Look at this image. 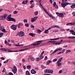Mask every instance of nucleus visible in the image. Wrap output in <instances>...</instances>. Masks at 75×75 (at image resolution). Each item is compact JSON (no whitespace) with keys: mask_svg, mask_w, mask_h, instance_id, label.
Listing matches in <instances>:
<instances>
[{"mask_svg":"<svg viewBox=\"0 0 75 75\" xmlns=\"http://www.w3.org/2000/svg\"><path fill=\"white\" fill-rule=\"evenodd\" d=\"M7 21H12L13 22H16V19H15L11 18V17H7Z\"/></svg>","mask_w":75,"mask_h":75,"instance_id":"f257e3e1","label":"nucleus"},{"mask_svg":"<svg viewBox=\"0 0 75 75\" xmlns=\"http://www.w3.org/2000/svg\"><path fill=\"white\" fill-rule=\"evenodd\" d=\"M64 3H61V5L62 7H63L64 8H65V7L67 6V5H68V3L67 2L64 1Z\"/></svg>","mask_w":75,"mask_h":75,"instance_id":"f03ea898","label":"nucleus"},{"mask_svg":"<svg viewBox=\"0 0 75 75\" xmlns=\"http://www.w3.org/2000/svg\"><path fill=\"white\" fill-rule=\"evenodd\" d=\"M17 35H19V37H23V36H24V33L23 31H21L20 32H18Z\"/></svg>","mask_w":75,"mask_h":75,"instance_id":"7ed1b4c3","label":"nucleus"},{"mask_svg":"<svg viewBox=\"0 0 75 75\" xmlns=\"http://www.w3.org/2000/svg\"><path fill=\"white\" fill-rule=\"evenodd\" d=\"M11 28L13 30H16L17 29V25H12L11 27Z\"/></svg>","mask_w":75,"mask_h":75,"instance_id":"20e7f679","label":"nucleus"},{"mask_svg":"<svg viewBox=\"0 0 75 75\" xmlns=\"http://www.w3.org/2000/svg\"><path fill=\"white\" fill-rule=\"evenodd\" d=\"M62 50V48L60 47L59 48H58L56 50H54L53 52H52L50 54L51 55L52 54H55V53H56L57 51H61Z\"/></svg>","mask_w":75,"mask_h":75,"instance_id":"39448f33","label":"nucleus"},{"mask_svg":"<svg viewBox=\"0 0 75 75\" xmlns=\"http://www.w3.org/2000/svg\"><path fill=\"white\" fill-rule=\"evenodd\" d=\"M17 71V69L16 66H13V69H12V72H13L14 74H16V72Z\"/></svg>","mask_w":75,"mask_h":75,"instance_id":"423d86ee","label":"nucleus"},{"mask_svg":"<svg viewBox=\"0 0 75 75\" xmlns=\"http://www.w3.org/2000/svg\"><path fill=\"white\" fill-rule=\"evenodd\" d=\"M56 14L57 15H58V16L59 17L62 18L64 16V14H63V13H59L58 12H56Z\"/></svg>","mask_w":75,"mask_h":75,"instance_id":"0eeeda50","label":"nucleus"},{"mask_svg":"<svg viewBox=\"0 0 75 75\" xmlns=\"http://www.w3.org/2000/svg\"><path fill=\"white\" fill-rule=\"evenodd\" d=\"M8 16V15L7 14H5L4 15L1 16L2 17V20H5L6 19V18L7 17V16Z\"/></svg>","mask_w":75,"mask_h":75,"instance_id":"6e6552de","label":"nucleus"},{"mask_svg":"<svg viewBox=\"0 0 75 75\" xmlns=\"http://www.w3.org/2000/svg\"><path fill=\"white\" fill-rule=\"evenodd\" d=\"M48 15L52 19V20H55V17L54 16L52 15H50L49 14H48Z\"/></svg>","mask_w":75,"mask_h":75,"instance_id":"1a4fd4ad","label":"nucleus"},{"mask_svg":"<svg viewBox=\"0 0 75 75\" xmlns=\"http://www.w3.org/2000/svg\"><path fill=\"white\" fill-rule=\"evenodd\" d=\"M66 25H75V22L68 23L66 24Z\"/></svg>","mask_w":75,"mask_h":75,"instance_id":"9d476101","label":"nucleus"},{"mask_svg":"<svg viewBox=\"0 0 75 75\" xmlns=\"http://www.w3.org/2000/svg\"><path fill=\"white\" fill-rule=\"evenodd\" d=\"M31 73L32 74H35L36 73V71L34 69H32L31 70Z\"/></svg>","mask_w":75,"mask_h":75,"instance_id":"9b49d317","label":"nucleus"},{"mask_svg":"<svg viewBox=\"0 0 75 75\" xmlns=\"http://www.w3.org/2000/svg\"><path fill=\"white\" fill-rule=\"evenodd\" d=\"M69 32H70L71 33V34H72L73 35H75V32L74 31V30H70L69 31Z\"/></svg>","mask_w":75,"mask_h":75,"instance_id":"f8f14e48","label":"nucleus"},{"mask_svg":"<svg viewBox=\"0 0 75 75\" xmlns=\"http://www.w3.org/2000/svg\"><path fill=\"white\" fill-rule=\"evenodd\" d=\"M41 42L40 43H33L31 45H33V46H35V45H40V44H41Z\"/></svg>","mask_w":75,"mask_h":75,"instance_id":"ddd939ff","label":"nucleus"},{"mask_svg":"<svg viewBox=\"0 0 75 75\" xmlns=\"http://www.w3.org/2000/svg\"><path fill=\"white\" fill-rule=\"evenodd\" d=\"M62 59H63V57H62L59 58V59L58 60L57 62V63L59 62H61V61L62 60Z\"/></svg>","mask_w":75,"mask_h":75,"instance_id":"4468645a","label":"nucleus"},{"mask_svg":"<svg viewBox=\"0 0 75 75\" xmlns=\"http://www.w3.org/2000/svg\"><path fill=\"white\" fill-rule=\"evenodd\" d=\"M1 31H2L3 33H7L8 32L6 30V29H5L4 28L1 30Z\"/></svg>","mask_w":75,"mask_h":75,"instance_id":"2eb2a0df","label":"nucleus"},{"mask_svg":"<svg viewBox=\"0 0 75 75\" xmlns=\"http://www.w3.org/2000/svg\"><path fill=\"white\" fill-rule=\"evenodd\" d=\"M53 70H52L48 69V73H49V74H53Z\"/></svg>","mask_w":75,"mask_h":75,"instance_id":"dca6fc26","label":"nucleus"},{"mask_svg":"<svg viewBox=\"0 0 75 75\" xmlns=\"http://www.w3.org/2000/svg\"><path fill=\"white\" fill-rule=\"evenodd\" d=\"M29 35L33 37H34V35H36L33 33H30L29 34Z\"/></svg>","mask_w":75,"mask_h":75,"instance_id":"f3484780","label":"nucleus"},{"mask_svg":"<svg viewBox=\"0 0 75 75\" xmlns=\"http://www.w3.org/2000/svg\"><path fill=\"white\" fill-rule=\"evenodd\" d=\"M23 23H19L17 25L18 28H20V25H23Z\"/></svg>","mask_w":75,"mask_h":75,"instance_id":"a211bd4d","label":"nucleus"},{"mask_svg":"<svg viewBox=\"0 0 75 75\" xmlns=\"http://www.w3.org/2000/svg\"><path fill=\"white\" fill-rule=\"evenodd\" d=\"M25 75H30V73L28 71H26L25 72Z\"/></svg>","mask_w":75,"mask_h":75,"instance_id":"6ab92c4d","label":"nucleus"},{"mask_svg":"<svg viewBox=\"0 0 75 75\" xmlns=\"http://www.w3.org/2000/svg\"><path fill=\"white\" fill-rule=\"evenodd\" d=\"M71 8L72 9H74V8H75V4H73L72 5H71Z\"/></svg>","mask_w":75,"mask_h":75,"instance_id":"aec40b11","label":"nucleus"},{"mask_svg":"<svg viewBox=\"0 0 75 75\" xmlns=\"http://www.w3.org/2000/svg\"><path fill=\"white\" fill-rule=\"evenodd\" d=\"M38 14V11H35L34 13V14L35 15V16H37Z\"/></svg>","mask_w":75,"mask_h":75,"instance_id":"412c9836","label":"nucleus"},{"mask_svg":"<svg viewBox=\"0 0 75 75\" xmlns=\"http://www.w3.org/2000/svg\"><path fill=\"white\" fill-rule=\"evenodd\" d=\"M52 27H53V28H59V26L57 25L52 26Z\"/></svg>","mask_w":75,"mask_h":75,"instance_id":"4be33fe9","label":"nucleus"},{"mask_svg":"<svg viewBox=\"0 0 75 75\" xmlns=\"http://www.w3.org/2000/svg\"><path fill=\"white\" fill-rule=\"evenodd\" d=\"M41 68H42V69H45V68H46V67L44 65H41Z\"/></svg>","mask_w":75,"mask_h":75,"instance_id":"5701e85b","label":"nucleus"},{"mask_svg":"<svg viewBox=\"0 0 75 75\" xmlns=\"http://www.w3.org/2000/svg\"><path fill=\"white\" fill-rule=\"evenodd\" d=\"M51 62V60H48L46 64L49 65V64H50V62Z\"/></svg>","mask_w":75,"mask_h":75,"instance_id":"b1692460","label":"nucleus"},{"mask_svg":"<svg viewBox=\"0 0 75 75\" xmlns=\"http://www.w3.org/2000/svg\"><path fill=\"white\" fill-rule=\"evenodd\" d=\"M44 72L45 73H48V69H46L44 70Z\"/></svg>","mask_w":75,"mask_h":75,"instance_id":"393cba45","label":"nucleus"},{"mask_svg":"<svg viewBox=\"0 0 75 75\" xmlns=\"http://www.w3.org/2000/svg\"><path fill=\"white\" fill-rule=\"evenodd\" d=\"M27 69H30L31 68V66L30 65H28V66H27V67H26Z\"/></svg>","mask_w":75,"mask_h":75,"instance_id":"a878e982","label":"nucleus"},{"mask_svg":"<svg viewBox=\"0 0 75 75\" xmlns=\"http://www.w3.org/2000/svg\"><path fill=\"white\" fill-rule=\"evenodd\" d=\"M59 38H57L54 39H52L50 40H59Z\"/></svg>","mask_w":75,"mask_h":75,"instance_id":"bb28decb","label":"nucleus"},{"mask_svg":"<svg viewBox=\"0 0 75 75\" xmlns=\"http://www.w3.org/2000/svg\"><path fill=\"white\" fill-rule=\"evenodd\" d=\"M37 31H38L39 34H41V32H42V31L41 30H40V29H38Z\"/></svg>","mask_w":75,"mask_h":75,"instance_id":"cd10ccee","label":"nucleus"},{"mask_svg":"<svg viewBox=\"0 0 75 75\" xmlns=\"http://www.w3.org/2000/svg\"><path fill=\"white\" fill-rule=\"evenodd\" d=\"M45 32L46 34H48V33H49V31H48V30L47 29L45 30Z\"/></svg>","mask_w":75,"mask_h":75,"instance_id":"c85d7f7f","label":"nucleus"},{"mask_svg":"<svg viewBox=\"0 0 75 75\" xmlns=\"http://www.w3.org/2000/svg\"><path fill=\"white\" fill-rule=\"evenodd\" d=\"M4 28V27L3 26H2L0 27V30H1H1H2L3 28Z\"/></svg>","mask_w":75,"mask_h":75,"instance_id":"c756f323","label":"nucleus"},{"mask_svg":"<svg viewBox=\"0 0 75 75\" xmlns=\"http://www.w3.org/2000/svg\"><path fill=\"white\" fill-rule=\"evenodd\" d=\"M61 65H62V64L61 63L58 62L57 63V66H58L59 67H60V66H61Z\"/></svg>","mask_w":75,"mask_h":75,"instance_id":"7c9ffc66","label":"nucleus"},{"mask_svg":"<svg viewBox=\"0 0 75 75\" xmlns=\"http://www.w3.org/2000/svg\"><path fill=\"white\" fill-rule=\"evenodd\" d=\"M39 58H40V59H43V58H44V56H42V55H41L40 56Z\"/></svg>","mask_w":75,"mask_h":75,"instance_id":"2f4dec72","label":"nucleus"},{"mask_svg":"<svg viewBox=\"0 0 75 75\" xmlns=\"http://www.w3.org/2000/svg\"><path fill=\"white\" fill-rule=\"evenodd\" d=\"M31 22H34V21H35L34 19V18H31Z\"/></svg>","mask_w":75,"mask_h":75,"instance_id":"473e14b6","label":"nucleus"},{"mask_svg":"<svg viewBox=\"0 0 75 75\" xmlns=\"http://www.w3.org/2000/svg\"><path fill=\"white\" fill-rule=\"evenodd\" d=\"M40 59L38 57H37L36 58V60L37 61H39Z\"/></svg>","mask_w":75,"mask_h":75,"instance_id":"72a5a7b5","label":"nucleus"},{"mask_svg":"<svg viewBox=\"0 0 75 75\" xmlns=\"http://www.w3.org/2000/svg\"><path fill=\"white\" fill-rule=\"evenodd\" d=\"M34 7V4H33L31 5V6L30 7V8H33Z\"/></svg>","mask_w":75,"mask_h":75,"instance_id":"f704fd0d","label":"nucleus"},{"mask_svg":"<svg viewBox=\"0 0 75 75\" xmlns=\"http://www.w3.org/2000/svg\"><path fill=\"white\" fill-rule=\"evenodd\" d=\"M9 60V59H7L6 61H4V64H5L6 63H7V62H8Z\"/></svg>","mask_w":75,"mask_h":75,"instance_id":"c9c22d12","label":"nucleus"},{"mask_svg":"<svg viewBox=\"0 0 75 75\" xmlns=\"http://www.w3.org/2000/svg\"><path fill=\"white\" fill-rule=\"evenodd\" d=\"M31 61H34L35 59H34V57H31Z\"/></svg>","mask_w":75,"mask_h":75,"instance_id":"e433bc0d","label":"nucleus"},{"mask_svg":"<svg viewBox=\"0 0 75 75\" xmlns=\"http://www.w3.org/2000/svg\"><path fill=\"white\" fill-rule=\"evenodd\" d=\"M53 6L54 7H55V6H56V2H54L53 5Z\"/></svg>","mask_w":75,"mask_h":75,"instance_id":"4c0bfd02","label":"nucleus"},{"mask_svg":"<svg viewBox=\"0 0 75 75\" xmlns=\"http://www.w3.org/2000/svg\"><path fill=\"white\" fill-rule=\"evenodd\" d=\"M4 34V33H0V37H1L3 36V35Z\"/></svg>","mask_w":75,"mask_h":75,"instance_id":"58836bf2","label":"nucleus"},{"mask_svg":"<svg viewBox=\"0 0 75 75\" xmlns=\"http://www.w3.org/2000/svg\"><path fill=\"white\" fill-rule=\"evenodd\" d=\"M33 18H34L35 20V21H36V20H37V18H38V16H36L35 17H34Z\"/></svg>","mask_w":75,"mask_h":75,"instance_id":"ea45409f","label":"nucleus"},{"mask_svg":"<svg viewBox=\"0 0 75 75\" xmlns=\"http://www.w3.org/2000/svg\"><path fill=\"white\" fill-rule=\"evenodd\" d=\"M64 51H65V49H64L61 52L62 54H63L64 52Z\"/></svg>","mask_w":75,"mask_h":75,"instance_id":"a19ab883","label":"nucleus"},{"mask_svg":"<svg viewBox=\"0 0 75 75\" xmlns=\"http://www.w3.org/2000/svg\"><path fill=\"white\" fill-rule=\"evenodd\" d=\"M68 38H71V39H73L75 38V37H68Z\"/></svg>","mask_w":75,"mask_h":75,"instance_id":"79ce46f5","label":"nucleus"},{"mask_svg":"<svg viewBox=\"0 0 75 75\" xmlns=\"http://www.w3.org/2000/svg\"><path fill=\"white\" fill-rule=\"evenodd\" d=\"M72 14L73 17H75V12H73L72 13Z\"/></svg>","mask_w":75,"mask_h":75,"instance_id":"37998d69","label":"nucleus"},{"mask_svg":"<svg viewBox=\"0 0 75 75\" xmlns=\"http://www.w3.org/2000/svg\"><path fill=\"white\" fill-rule=\"evenodd\" d=\"M20 43H18V44L15 45V46L16 47H20Z\"/></svg>","mask_w":75,"mask_h":75,"instance_id":"c03bdc74","label":"nucleus"},{"mask_svg":"<svg viewBox=\"0 0 75 75\" xmlns=\"http://www.w3.org/2000/svg\"><path fill=\"white\" fill-rule=\"evenodd\" d=\"M57 61V59H54L53 60V62H56Z\"/></svg>","mask_w":75,"mask_h":75,"instance_id":"a18cd8bd","label":"nucleus"},{"mask_svg":"<svg viewBox=\"0 0 75 75\" xmlns=\"http://www.w3.org/2000/svg\"><path fill=\"white\" fill-rule=\"evenodd\" d=\"M25 25L26 27H28L29 26V24L28 23H26L25 24Z\"/></svg>","mask_w":75,"mask_h":75,"instance_id":"49530a36","label":"nucleus"},{"mask_svg":"<svg viewBox=\"0 0 75 75\" xmlns=\"http://www.w3.org/2000/svg\"><path fill=\"white\" fill-rule=\"evenodd\" d=\"M17 13H18V12H16V11H14L13 12V13L14 14H17Z\"/></svg>","mask_w":75,"mask_h":75,"instance_id":"de8ad7c7","label":"nucleus"},{"mask_svg":"<svg viewBox=\"0 0 75 75\" xmlns=\"http://www.w3.org/2000/svg\"><path fill=\"white\" fill-rule=\"evenodd\" d=\"M4 50H5V51H9V49H4Z\"/></svg>","mask_w":75,"mask_h":75,"instance_id":"09e8293b","label":"nucleus"},{"mask_svg":"<svg viewBox=\"0 0 75 75\" xmlns=\"http://www.w3.org/2000/svg\"><path fill=\"white\" fill-rule=\"evenodd\" d=\"M22 4H26L27 3L25 2V1H23L22 2Z\"/></svg>","mask_w":75,"mask_h":75,"instance_id":"8fccbe9b","label":"nucleus"},{"mask_svg":"<svg viewBox=\"0 0 75 75\" xmlns=\"http://www.w3.org/2000/svg\"><path fill=\"white\" fill-rule=\"evenodd\" d=\"M24 23H27V20L26 19H24Z\"/></svg>","mask_w":75,"mask_h":75,"instance_id":"3c124183","label":"nucleus"},{"mask_svg":"<svg viewBox=\"0 0 75 75\" xmlns=\"http://www.w3.org/2000/svg\"><path fill=\"white\" fill-rule=\"evenodd\" d=\"M52 28H53V26H51V27H50V28H49L47 30H51V29Z\"/></svg>","mask_w":75,"mask_h":75,"instance_id":"603ef678","label":"nucleus"},{"mask_svg":"<svg viewBox=\"0 0 75 75\" xmlns=\"http://www.w3.org/2000/svg\"><path fill=\"white\" fill-rule=\"evenodd\" d=\"M13 52V51H11V50H9L8 52Z\"/></svg>","mask_w":75,"mask_h":75,"instance_id":"864d4df0","label":"nucleus"},{"mask_svg":"<svg viewBox=\"0 0 75 75\" xmlns=\"http://www.w3.org/2000/svg\"><path fill=\"white\" fill-rule=\"evenodd\" d=\"M31 28H34V26L31 25Z\"/></svg>","mask_w":75,"mask_h":75,"instance_id":"5fc2aeb1","label":"nucleus"},{"mask_svg":"<svg viewBox=\"0 0 75 75\" xmlns=\"http://www.w3.org/2000/svg\"><path fill=\"white\" fill-rule=\"evenodd\" d=\"M44 51H43L42 52V53H41V55H42L43 54H44Z\"/></svg>","mask_w":75,"mask_h":75,"instance_id":"6e6d98bb","label":"nucleus"},{"mask_svg":"<svg viewBox=\"0 0 75 75\" xmlns=\"http://www.w3.org/2000/svg\"><path fill=\"white\" fill-rule=\"evenodd\" d=\"M8 43V42H7V41L6 40L5 41V44H6V45Z\"/></svg>","mask_w":75,"mask_h":75,"instance_id":"4d7b16f0","label":"nucleus"},{"mask_svg":"<svg viewBox=\"0 0 75 75\" xmlns=\"http://www.w3.org/2000/svg\"><path fill=\"white\" fill-rule=\"evenodd\" d=\"M55 32V33H57V32H58V30H55L54 31H53V32Z\"/></svg>","mask_w":75,"mask_h":75,"instance_id":"13d9d810","label":"nucleus"},{"mask_svg":"<svg viewBox=\"0 0 75 75\" xmlns=\"http://www.w3.org/2000/svg\"><path fill=\"white\" fill-rule=\"evenodd\" d=\"M47 56H45V58L44 59L45 60H47Z\"/></svg>","mask_w":75,"mask_h":75,"instance_id":"bf43d9fd","label":"nucleus"},{"mask_svg":"<svg viewBox=\"0 0 75 75\" xmlns=\"http://www.w3.org/2000/svg\"><path fill=\"white\" fill-rule=\"evenodd\" d=\"M22 62H25V59H23Z\"/></svg>","mask_w":75,"mask_h":75,"instance_id":"052dcab7","label":"nucleus"},{"mask_svg":"<svg viewBox=\"0 0 75 75\" xmlns=\"http://www.w3.org/2000/svg\"><path fill=\"white\" fill-rule=\"evenodd\" d=\"M50 1L51 3L52 4V0H50Z\"/></svg>","mask_w":75,"mask_h":75,"instance_id":"680f3d73","label":"nucleus"},{"mask_svg":"<svg viewBox=\"0 0 75 75\" xmlns=\"http://www.w3.org/2000/svg\"><path fill=\"white\" fill-rule=\"evenodd\" d=\"M59 74H61L62 73V70H60L59 71Z\"/></svg>","mask_w":75,"mask_h":75,"instance_id":"e2e57ef3","label":"nucleus"},{"mask_svg":"<svg viewBox=\"0 0 75 75\" xmlns=\"http://www.w3.org/2000/svg\"><path fill=\"white\" fill-rule=\"evenodd\" d=\"M6 45H11V44H10L8 43Z\"/></svg>","mask_w":75,"mask_h":75,"instance_id":"0e129e2a","label":"nucleus"},{"mask_svg":"<svg viewBox=\"0 0 75 75\" xmlns=\"http://www.w3.org/2000/svg\"><path fill=\"white\" fill-rule=\"evenodd\" d=\"M33 2H34V0H32L30 1V3H33Z\"/></svg>","mask_w":75,"mask_h":75,"instance_id":"69168bd1","label":"nucleus"},{"mask_svg":"<svg viewBox=\"0 0 75 75\" xmlns=\"http://www.w3.org/2000/svg\"><path fill=\"white\" fill-rule=\"evenodd\" d=\"M67 52H71V50H67Z\"/></svg>","mask_w":75,"mask_h":75,"instance_id":"338daca9","label":"nucleus"},{"mask_svg":"<svg viewBox=\"0 0 75 75\" xmlns=\"http://www.w3.org/2000/svg\"><path fill=\"white\" fill-rule=\"evenodd\" d=\"M56 8H58V5H57L56 6Z\"/></svg>","mask_w":75,"mask_h":75,"instance_id":"774afa93","label":"nucleus"}]
</instances>
